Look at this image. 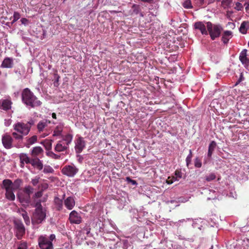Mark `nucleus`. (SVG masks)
I'll return each instance as SVG.
<instances>
[{
  "mask_svg": "<svg viewBox=\"0 0 249 249\" xmlns=\"http://www.w3.org/2000/svg\"><path fill=\"white\" fill-rule=\"evenodd\" d=\"M21 101L22 103L29 109L40 107L42 105V102L28 88L22 90Z\"/></svg>",
  "mask_w": 249,
  "mask_h": 249,
  "instance_id": "1",
  "label": "nucleus"
},
{
  "mask_svg": "<svg viewBox=\"0 0 249 249\" xmlns=\"http://www.w3.org/2000/svg\"><path fill=\"white\" fill-rule=\"evenodd\" d=\"M41 202V201L40 200H35L34 201L33 207H35L36 209L32 218V222L34 224L41 223L46 218V210L43 208Z\"/></svg>",
  "mask_w": 249,
  "mask_h": 249,
  "instance_id": "2",
  "label": "nucleus"
},
{
  "mask_svg": "<svg viewBox=\"0 0 249 249\" xmlns=\"http://www.w3.org/2000/svg\"><path fill=\"white\" fill-rule=\"evenodd\" d=\"M73 139V135L68 133L62 136V139L58 141L54 147V151L56 152H66L69 149L70 144Z\"/></svg>",
  "mask_w": 249,
  "mask_h": 249,
  "instance_id": "3",
  "label": "nucleus"
},
{
  "mask_svg": "<svg viewBox=\"0 0 249 249\" xmlns=\"http://www.w3.org/2000/svg\"><path fill=\"white\" fill-rule=\"evenodd\" d=\"M35 124L33 119H30L27 122H17L13 125V129L16 131L21 134L22 135H27L31 130V128Z\"/></svg>",
  "mask_w": 249,
  "mask_h": 249,
  "instance_id": "4",
  "label": "nucleus"
},
{
  "mask_svg": "<svg viewBox=\"0 0 249 249\" xmlns=\"http://www.w3.org/2000/svg\"><path fill=\"white\" fill-rule=\"evenodd\" d=\"M55 239L54 234H51L49 237L46 235H40L38 238V243L41 249H53V241Z\"/></svg>",
  "mask_w": 249,
  "mask_h": 249,
  "instance_id": "5",
  "label": "nucleus"
},
{
  "mask_svg": "<svg viewBox=\"0 0 249 249\" xmlns=\"http://www.w3.org/2000/svg\"><path fill=\"white\" fill-rule=\"evenodd\" d=\"M206 24L208 34L213 40L220 36L223 31V28L221 25L213 24L210 21L207 22Z\"/></svg>",
  "mask_w": 249,
  "mask_h": 249,
  "instance_id": "6",
  "label": "nucleus"
},
{
  "mask_svg": "<svg viewBox=\"0 0 249 249\" xmlns=\"http://www.w3.org/2000/svg\"><path fill=\"white\" fill-rule=\"evenodd\" d=\"M50 123L49 121L43 120L38 122L37 124V132L40 134L41 138H45L49 134L48 131V124Z\"/></svg>",
  "mask_w": 249,
  "mask_h": 249,
  "instance_id": "7",
  "label": "nucleus"
},
{
  "mask_svg": "<svg viewBox=\"0 0 249 249\" xmlns=\"http://www.w3.org/2000/svg\"><path fill=\"white\" fill-rule=\"evenodd\" d=\"M16 235L18 239H21L25 233V229L20 220L16 219L14 221Z\"/></svg>",
  "mask_w": 249,
  "mask_h": 249,
  "instance_id": "8",
  "label": "nucleus"
},
{
  "mask_svg": "<svg viewBox=\"0 0 249 249\" xmlns=\"http://www.w3.org/2000/svg\"><path fill=\"white\" fill-rule=\"evenodd\" d=\"M79 169L73 164L66 165L61 170L62 173L69 177H73L78 172Z\"/></svg>",
  "mask_w": 249,
  "mask_h": 249,
  "instance_id": "9",
  "label": "nucleus"
},
{
  "mask_svg": "<svg viewBox=\"0 0 249 249\" xmlns=\"http://www.w3.org/2000/svg\"><path fill=\"white\" fill-rule=\"evenodd\" d=\"M74 149L76 154L81 153L86 147V142L84 138L79 135H76L74 140Z\"/></svg>",
  "mask_w": 249,
  "mask_h": 249,
  "instance_id": "10",
  "label": "nucleus"
},
{
  "mask_svg": "<svg viewBox=\"0 0 249 249\" xmlns=\"http://www.w3.org/2000/svg\"><path fill=\"white\" fill-rule=\"evenodd\" d=\"M69 220L71 224H79L82 222V219L80 214L73 210L69 214Z\"/></svg>",
  "mask_w": 249,
  "mask_h": 249,
  "instance_id": "11",
  "label": "nucleus"
},
{
  "mask_svg": "<svg viewBox=\"0 0 249 249\" xmlns=\"http://www.w3.org/2000/svg\"><path fill=\"white\" fill-rule=\"evenodd\" d=\"M13 139L8 134H4L2 137V143L3 146L6 149H10L13 147Z\"/></svg>",
  "mask_w": 249,
  "mask_h": 249,
  "instance_id": "12",
  "label": "nucleus"
},
{
  "mask_svg": "<svg viewBox=\"0 0 249 249\" xmlns=\"http://www.w3.org/2000/svg\"><path fill=\"white\" fill-rule=\"evenodd\" d=\"M12 102L10 97L7 99L0 100V108L7 111L11 108Z\"/></svg>",
  "mask_w": 249,
  "mask_h": 249,
  "instance_id": "13",
  "label": "nucleus"
},
{
  "mask_svg": "<svg viewBox=\"0 0 249 249\" xmlns=\"http://www.w3.org/2000/svg\"><path fill=\"white\" fill-rule=\"evenodd\" d=\"M65 207L69 210H71L75 205V201L74 197L72 196L67 197L64 200Z\"/></svg>",
  "mask_w": 249,
  "mask_h": 249,
  "instance_id": "14",
  "label": "nucleus"
},
{
  "mask_svg": "<svg viewBox=\"0 0 249 249\" xmlns=\"http://www.w3.org/2000/svg\"><path fill=\"white\" fill-rule=\"evenodd\" d=\"M32 158L40 157L43 154V150L40 146H36L31 150Z\"/></svg>",
  "mask_w": 249,
  "mask_h": 249,
  "instance_id": "15",
  "label": "nucleus"
},
{
  "mask_svg": "<svg viewBox=\"0 0 249 249\" xmlns=\"http://www.w3.org/2000/svg\"><path fill=\"white\" fill-rule=\"evenodd\" d=\"M194 27L196 29L199 30L202 35H208L206 25H205L202 22L198 21L196 22L194 24Z\"/></svg>",
  "mask_w": 249,
  "mask_h": 249,
  "instance_id": "16",
  "label": "nucleus"
},
{
  "mask_svg": "<svg viewBox=\"0 0 249 249\" xmlns=\"http://www.w3.org/2000/svg\"><path fill=\"white\" fill-rule=\"evenodd\" d=\"M14 65V59L11 57H5L3 60L0 67L2 68H12Z\"/></svg>",
  "mask_w": 249,
  "mask_h": 249,
  "instance_id": "17",
  "label": "nucleus"
},
{
  "mask_svg": "<svg viewBox=\"0 0 249 249\" xmlns=\"http://www.w3.org/2000/svg\"><path fill=\"white\" fill-rule=\"evenodd\" d=\"M30 164L34 168L39 170H41L43 167L42 161L38 158H32Z\"/></svg>",
  "mask_w": 249,
  "mask_h": 249,
  "instance_id": "18",
  "label": "nucleus"
},
{
  "mask_svg": "<svg viewBox=\"0 0 249 249\" xmlns=\"http://www.w3.org/2000/svg\"><path fill=\"white\" fill-rule=\"evenodd\" d=\"M37 141V136L36 135H34L31 137H26L24 145L27 148H30L32 145L36 143Z\"/></svg>",
  "mask_w": 249,
  "mask_h": 249,
  "instance_id": "19",
  "label": "nucleus"
},
{
  "mask_svg": "<svg viewBox=\"0 0 249 249\" xmlns=\"http://www.w3.org/2000/svg\"><path fill=\"white\" fill-rule=\"evenodd\" d=\"M1 187L2 189H4L5 191L13 189V182L9 179H4L2 181Z\"/></svg>",
  "mask_w": 249,
  "mask_h": 249,
  "instance_id": "20",
  "label": "nucleus"
},
{
  "mask_svg": "<svg viewBox=\"0 0 249 249\" xmlns=\"http://www.w3.org/2000/svg\"><path fill=\"white\" fill-rule=\"evenodd\" d=\"M18 197L20 202L23 204H28L30 202V196L24 193L18 195Z\"/></svg>",
  "mask_w": 249,
  "mask_h": 249,
  "instance_id": "21",
  "label": "nucleus"
},
{
  "mask_svg": "<svg viewBox=\"0 0 249 249\" xmlns=\"http://www.w3.org/2000/svg\"><path fill=\"white\" fill-rule=\"evenodd\" d=\"M232 36V33L231 31H225L223 34L222 41L224 44L228 43L230 38Z\"/></svg>",
  "mask_w": 249,
  "mask_h": 249,
  "instance_id": "22",
  "label": "nucleus"
},
{
  "mask_svg": "<svg viewBox=\"0 0 249 249\" xmlns=\"http://www.w3.org/2000/svg\"><path fill=\"white\" fill-rule=\"evenodd\" d=\"M64 129V125L62 124H59L57 125L55 128L54 129L53 132V136H62L63 135H62V131Z\"/></svg>",
  "mask_w": 249,
  "mask_h": 249,
  "instance_id": "23",
  "label": "nucleus"
},
{
  "mask_svg": "<svg viewBox=\"0 0 249 249\" xmlns=\"http://www.w3.org/2000/svg\"><path fill=\"white\" fill-rule=\"evenodd\" d=\"M54 203L57 211H61L63 209V199H60L56 196L54 198Z\"/></svg>",
  "mask_w": 249,
  "mask_h": 249,
  "instance_id": "24",
  "label": "nucleus"
},
{
  "mask_svg": "<svg viewBox=\"0 0 249 249\" xmlns=\"http://www.w3.org/2000/svg\"><path fill=\"white\" fill-rule=\"evenodd\" d=\"M20 162L22 163L29 164L31 163L32 158L31 159L28 157L27 154L25 153H21L19 155Z\"/></svg>",
  "mask_w": 249,
  "mask_h": 249,
  "instance_id": "25",
  "label": "nucleus"
},
{
  "mask_svg": "<svg viewBox=\"0 0 249 249\" xmlns=\"http://www.w3.org/2000/svg\"><path fill=\"white\" fill-rule=\"evenodd\" d=\"M195 4L199 7H205L207 5L212 3V1H207V0H194Z\"/></svg>",
  "mask_w": 249,
  "mask_h": 249,
  "instance_id": "26",
  "label": "nucleus"
},
{
  "mask_svg": "<svg viewBox=\"0 0 249 249\" xmlns=\"http://www.w3.org/2000/svg\"><path fill=\"white\" fill-rule=\"evenodd\" d=\"M216 143L214 141H212L210 143L208 147V152L207 154V157L209 159L211 158L212 155L216 147Z\"/></svg>",
  "mask_w": 249,
  "mask_h": 249,
  "instance_id": "27",
  "label": "nucleus"
},
{
  "mask_svg": "<svg viewBox=\"0 0 249 249\" xmlns=\"http://www.w3.org/2000/svg\"><path fill=\"white\" fill-rule=\"evenodd\" d=\"M249 29V22L248 21H243L240 27L239 31L243 34H246Z\"/></svg>",
  "mask_w": 249,
  "mask_h": 249,
  "instance_id": "28",
  "label": "nucleus"
},
{
  "mask_svg": "<svg viewBox=\"0 0 249 249\" xmlns=\"http://www.w3.org/2000/svg\"><path fill=\"white\" fill-rule=\"evenodd\" d=\"M14 189L5 191V198L9 201H14L15 199V195L14 193Z\"/></svg>",
  "mask_w": 249,
  "mask_h": 249,
  "instance_id": "29",
  "label": "nucleus"
},
{
  "mask_svg": "<svg viewBox=\"0 0 249 249\" xmlns=\"http://www.w3.org/2000/svg\"><path fill=\"white\" fill-rule=\"evenodd\" d=\"M132 11L131 13V15L139 14L141 11L140 6L135 4H133L132 6Z\"/></svg>",
  "mask_w": 249,
  "mask_h": 249,
  "instance_id": "30",
  "label": "nucleus"
},
{
  "mask_svg": "<svg viewBox=\"0 0 249 249\" xmlns=\"http://www.w3.org/2000/svg\"><path fill=\"white\" fill-rule=\"evenodd\" d=\"M41 143H43L47 151H51L52 146V140H46L43 142H42Z\"/></svg>",
  "mask_w": 249,
  "mask_h": 249,
  "instance_id": "31",
  "label": "nucleus"
},
{
  "mask_svg": "<svg viewBox=\"0 0 249 249\" xmlns=\"http://www.w3.org/2000/svg\"><path fill=\"white\" fill-rule=\"evenodd\" d=\"M46 155L52 159L55 160L59 159L61 158L60 155L56 154L52 151H47Z\"/></svg>",
  "mask_w": 249,
  "mask_h": 249,
  "instance_id": "32",
  "label": "nucleus"
},
{
  "mask_svg": "<svg viewBox=\"0 0 249 249\" xmlns=\"http://www.w3.org/2000/svg\"><path fill=\"white\" fill-rule=\"evenodd\" d=\"M22 180L19 178L16 179L14 182H13V187L14 190L19 189L20 185L22 184Z\"/></svg>",
  "mask_w": 249,
  "mask_h": 249,
  "instance_id": "33",
  "label": "nucleus"
},
{
  "mask_svg": "<svg viewBox=\"0 0 249 249\" xmlns=\"http://www.w3.org/2000/svg\"><path fill=\"white\" fill-rule=\"evenodd\" d=\"M21 215L22 216L26 224V225L30 224V218H29V216L28 215L27 213L25 211L22 210V213H21Z\"/></svg>",
  "mask_w": 249,
  "mask_h": 249,
  "instance_id": "34",
  "label": "nucleus"
},
{
  "mask_svg": "<svg viewBox=\"0 0 249 249\" xmlns=\"http://www.w3.org/2000/svg\"><path fill=\"white\" fill-rule=\"evenodd\" d=\"M34 189L30 186H26L24 189V194L30 196L33 193Z\"/></svg>",
  "mask_w": 249,
  "mask_h": 249,
  "instance_id": "35",
  "label": "nucleus"
},
{
  "mask_svg": "<svg viewBox=\"0 0 249 249\" xmlns=\"http://www.w3.org/2000/svg\"><path fill=\"white\" fill-rule=\"evenodd\" d=\"M42 195H43L42 191H38V192H36L35 194V195H34V196L33 197V205H34V201H35V200H40L41 201L40 199H38L40 198L42 196Z\"/></svg>",
  "mask_w": 249,
  "mask_h": 249,
  "instance_id": "36",
  "label": "nucleus"
},
{
  "mask_svg": "<svg viewBox=\"0 0 249 249\" xmlns=\"http://www.w3.org/2000/svg\"><path fill=\"white\" fill-rule=\"evenodd\" d=\"M13 138L17 140L20 141L23 139V136L21 134L18 133H17L16 132H14L12 134Z\"/></svg>",
  "mask_w": 249,
  "mask_h": 249,
  "instance_id": "37",
  "label": "nucleus"
},
{
  "mask_svg": "<svg viewBox=\"0 0 249 249\" xmlns=\"http://www.w3.org/2000/svg\"><path fill=\"white\" fill-rule=\"evenodd\" d=\"M182 172L179 170H177L175 172V176H174L173 177L174 178L175 180H176L177 181H178L182 178Z\"/></svg>",
  "mask_w": 249,
  "mask_h": 249,
  "instance_id": "38",
  "label": "nucleus"
},
{
  "mask_svg": "<svg viewBox=\"0 0 249 249\" xmlns=\"http://www.w3.org/2000/svg\"><path fill=\"white\" fill-rule=\"evenodd\" d=\"M183 6L186 9L192 8V4L191 0H185L182 3Z\"/></svg>",
  "mask_w": 249,
  "mask_h": 249,
  "instance_id": "39",
  "label": "nucleus"
},
{
  "mask_svg": "<svg viewBox=\"0 0 249 249\" xmlns=\"http://www.w3.org/2000/svg\"><path fill=\"white\" fill-rule=\"evenodd\" d=\"M43 172L45 174L52 173L54 172V170L50 166L46 165V166H45V167L43 169Z\"/></svg>",
  "mask_w": 249,
  "mask_h": 249,
  "instance_id": "40",
  "label": "nucleus"
},
{
  "mask_svg": "<svg viewBox=\"0 0 249 249\" xmlns=\"http://www.w3.org/2000/svg\"><path fill=\"white\" fill-rule=\"evenodd\" d=\"M242 64L244 66V67L246 68H248L249 67V58L247 57L244 58L240 60Z\"/></svg>",
  "mask_w": 249,
  "mask_h": 249,
  "instance_id": "41",
  "label": "nucleus"
},
{
  "mask_svg": "<svg viewBox=\"0 0 249 249\" xmlns=\"http://www.w3.org/2000/svg\"><path fill=\"white\" fill-rule=\"evenodd\" d=\"M194 165L196 168H200L202 166L201 160L199 158L196 157L194 160Z\"/></svg>",
  "mask_w": 249,
  "mask_h": 249,
  "instance_id": "42",
  "label": "nucleus"
},
{
  "mask_svg": "<svg viewBox=\"0 0 249 249\" xmlns=\"http://www.w3.org/2000/svg\"><path fill=\"white\" fill-rule=\"evenodd\" d=\"M247 50L246 49H244L241 52L239 57L240 60L247 57Z\"/></svg>",
  "mask_w": 249,
  "mask_h": 249,
  "instance_id": "43",
  "label": "nucleus"
},
{
  "mask_svg": "<svg viewBox=\"0 0 249 249\" xmlns=\"http://www.w3.org/2000/svg\"><path fill=\"white\" fill-rule=\"evenodd\" d=\"M54 81L53 82L54 86L57 87L59 85L58 81L59 79L60 78V76L56 73H54Z\"/></svg>",
  "mask_w": 249,
  "mask_h": 249,
  "instance_id": "44",
  "label": "nucleus"
},
{
  "mask_svg": "<svg viewBox=\"0 0 249 249\" xmlns=\"http://www.w3.org/2000/svg\"><path fill=\"white\" fill-rule=\"evenodd\" d=\"M216 178V176L214 173H211L206 177V179L208 181L214 180Z\"/></svg>",
  "mask_w": 249,
  "mask_h": 249,
  "instance_id": "45",
  "label": "nucleus"
},
{
  "mask_svg": "<svg viewBox=\"0 0 249 249\" xmlns=\"http://www.w3.org/2000/svg\"><path fill=\"white\" fill-rule=\"evenodd\" d=\"M20 14L17 12H15L13 15V20L12 21V23L15 22L20 18Z\"/></svg>",
  "mask_w": 249,
  "mask_h": 249,
  "instance_id": "46",
  "label": "nucleus"
},
{
  "mask_svg": "<svg viewBox=\"0 0 249 249\" xmlns=\"http://www.w3.org/2000/svg\"><path fill=\"white\" fill-rule=\"evenodd\" d=\"M244 80H245V78L243 76V74L242 72H241L240 74L239 78L238 79L237 81H236V82L235 84V86H237V85L240 84L241 82H242Z\"/></svg>",
  "mask_w": 249,
  "mask_h": 249,
  "instance_id": "47",
  "label": "nucleus"
},
{
  "mask_svg": "<svg viewBox=\"0 0 249 249\" xmlns=\"http://www.w3.org/2000/svg\"><path fill=\"white\" fill-rule=\"evenodd\" d=\"M17 249H27V245L26 242H21Z\"/></svg>",
  "mask_w": 249,
  "mask_h": 249,
  "instance_id": "48",
  "label": "nucleus"
},
{
  "mask_svg": "<svg viewBox=\"0 0 249 249\" xmlns=\"http://www.w3.org/2000/svg\"><path fill=\"white\" fill-rule=\"evenodd\" d=\"M234 9L237 11H241L243 9V7L241 3L237 2L235 3V6L234 7Z\"/></svg>",
  "mask_w": 249,
  "mask_h": 249,
  "instance_id": "49",
  "label": "nucleus"
},
{
  "mask_svg": "<svg viewBox=\"0 0 249 249\" xmlns=\"http://www.w3.org/2000/svg\"><path fill=\"white\" fill-rule=\"evenodd\" d=\"M40 178L39 177H36L34 178H33L31 180V182L34 186L36 185L39 182Z\"/></svg>",
  "mask_w": 249,
  "mask_h": 249,
  "instance_id": "50",
  "label": "nucleus"
},
{
  "mask_svg": "<svg viewBox=\"0 0 249 249\" xmlns=\"http://www.w3.org/2000/svg\"><path fill=\"white\" fill-rule=\"evenodd\" d=\"M232 0H223L222 4L223 6H228L231 3Z\"/></svg>",
  "mask_w": 249,
  "mask_h": 249,
  "instance_id": "51",
  "label": "nucleus"
},
{
  "mask_svg": "<svg viewBox=\"0 0 249 249\" xmlns=\"http://www.w3.org/2000/svg\"><path fill=\"white\" fill-rule=\"evenodd\" d=\"M175 181H177L175 180L174 178L172 176L171 177H168V178L166 180V182L168 184H171Z\"/></svg>",
  "mask_w": 249,
  "mask_h": 249,
  "instance_id": "52",
  "label": "nucleus"
},
{
  "mask_svg": "<svg viewBox=\"0 0 249 249\" xmlns=\"http://www.w3.org/2000/svg\"><path fill=\"white\" fill-rule=\"evenodd\" d=\"M76 157L78 162L81 163L84 160L83 156L80 155V154H77Z\"/></svg>",
  "mask_w": 249,
  "mask_h": 249,
  "instance_id": "53",
  "label": "nucleus"
},
{
  "mask_svg": "<svg viewBox=\"0 0 249 249\" xmlns=\"http://www.w3.org/2000/svg\"><path fill=\"white\" fill-rule=\"evenodd\" d=\"M192 159L186 158V165L188 167H189L191 163Z\"/></svg>",
  "mask_w": 249,
  "mask_h": 249,
  "instance_id": "54",
  "label": "nucleus"
},
{
  "mask_svg": "<svg viewBox=\"0 0 249 249\" xmlns=\"http://www.w3.org/2000/svg\"><path fill=\"white\" fill-rule=\"evenodd\" d=\"M126 180H127L128 182H129L131 183L133 185H136V184H137V182H136V181L135 180H133V179H131V178H129V177H127V178H126Z\"/></svg>",
  "mask_w": 249,
  "mask_h": 249,
  "instance_id": "55",
  "label": "nucleus"
},
{
  "mask_svg": "<svg viewBox=\"0 0 249 249\" xmlns=\"http://www.w3.org/2000/svg\"><path fill=\"white\" fill-rule=\"evenodd\" d=\"M11 123V120L10 119L6 120L5 119L4 121V124L6 126H8L10 125Z\"/></svg>",
  "mask_w": 249,
  "mask_h": 249,
  "instance_id": "56",
  "label": "nucleus"
},
{
  "mask_svg": "<svg viewBox=\"0 0 249 249\" xmlns=\"http://www.w3.org/2000/svg\"><path fill=\"white\" fill-rule=\"evenodd\" d=\"M22 24L26 25L28 22V20L25 18H22L20 20Z\"/></svg>",
  "mask_w": 249,
  "mask_h": 249,
  "instance_id": "57",
  "label": "nucleus"
},
{
  "mask_svg": "<svg viewBox=\"0 0 249 249\" xmlns=\"http://www.w3.org/2000/svg\"><path fill=\"white\" fill-rule=\"evenodd\" d=\"M190 220V218H187L186 219H181V220H178L177 223H183L184 222H186L187 221H189Z\"/></svg>",
  "mask_w": 249,
  "mask_h": 249,
  "instance_id": "58",
  "label": "nucleus"
},
{
  "mask_svg": "<svg viewBox=\"0 0 249 249\" xmlns=\"http://www.w3.org/2000/svg\"><path fill=\"white\" fill-rule=\"evenodd\" d=\"M192 157H193L192 152V150L190 149L189 150V154H188V155L187 156L186 158L192 159Z\"/></svg>",
  "mask_w": 249,
  "mask_h": 249,
  "instance_id": "59",
  "label": "nucleus"
},
{
  "mask_svg": "<svg viewBox=\"0 0 249 249\" xmlns=\"http://www.w3.org/2000/svg\"><path fill=\"white\" fill-rule=\"evenodd\" d=\"M140 0L142 2H147L149 3H151L153 1V0Z\"/></svg>",
  "mask_w": 249,
  "mask_h": 249,
  "instance_id": "60",
  "label": "nucleus"
},
{
  "mask_svg": "<svg viewBox=\"0 0 249 249\" xmlns=\"http://www.w3.org/2000/svg\"><path fill=\"white\" fill-rule=\"evenodd\" d=\"M84 230L86 231V234H88L90 232V228L89 227H87Z\"/></svg>",
  "mask_w": 249,
  "mask_h": 249,
  "instance_id": "61",
  "label": "nucleus"
},
{
  "mask_svg": "<svg viewBox=\"0 0 249 249\" xmlns=\"http://www.w3.org/2000/svg\"><path fill=\"white\" fill-rule=\"evenodd\" d=\"M245 9H246V11H247V12L249 11V3L246 4V6L245 7Z\"/></svg>",
  "mask_w": 249,
  "mask_h": 249,
  "instance_id": "62",
  "label": "nucleus"
},
{
  "mask_svg": "<svg viewBox=\"0 0 249 249\" xmlns=\"http://www.w3.org/2000/svg\"><path fill=\"white\" fill-rule=\"evenodd\" d=\"M52 117L54 119H56V114L54 113H53L52 114Z\"/></svg>",
  "mask_w": 249,
  "mask_h": 249,
  "instance_id": "63",
  "label": "nucleus"
},
{
  "mask_svg": "<svg viewBox=\"0 0 249 249\" xmlns=\"http://www.w3.org/2000/svg\"><path fill=\"white\" fill-rule=\"evenodd\" d=\"M139 14H140V16L141 17H144V14H143L142 13V12H140L139 13Z\"/></svg>",
  "mask_w": 249,
  "mask_h": 249,
  "instance_id": "64",
  "label": "nucleus"
}]
</instances>
